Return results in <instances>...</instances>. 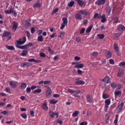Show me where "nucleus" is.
I'll use <instances>...</instances> for the list:
<instances>
[{
  "label": "nucleus",
  "mask_w": 125,
  "mask_h": 125,
  "mask_svg": "<svg viewBox=\"0 0 125 125\" xmlns=\"http://www.w3.org/2000/svg\"><path fill=\"white\" fill-rule=\"evenodd\" d=\"M67 92L68 93H71V94H73V96L74 97H78V98H81V96L78 95V94H80L81 93V91L80 90H78L76 91H74L71 89H67Z\"/></svg>",
  "instance_id": "nucleus-1"
},
{
  "label": "nucleus",
  "mask_w": 125,
  "mask_h": 125,
  "mask_svg": "<svg viewBox=\"0 0 125 125\" xmlns=\"http://www.w3.org/2000/svg\"><path fill=\"white\" fill-rule=\"evenodd\" d=\"M5 13L6 14H10V13H12L15 17L17 16V13H16V12L14 11L12 7H10L9 10H5Z\"/></svg>",
  "instance_id": "nucleus-2"
},
{
  "label": "nucleus",
  "mask_w": 125,
  "mask_h": 125,
  "mask_svg": "<svg viewBox=\"0 0 125 125\" xmlns=\"http://www.w3.org/2000/svg\"><path fill=\"white\" fill-rule=\"evenodd\" d=\"M26 37H22V39H20L19 40L17 41L18 44H24L26 42Z\"/></svg>",
  "instance_id": "nucleus-3"
},
{
  "label": "nucleus",
  "mask_w": 125,
  "mask_h": 125,
  "mask_svg": "<svg viewBox=\"0 0 125 125\" xmlns=\"http://www.w3.org/2000/svg\"><path fill=\"white\" fill-rule=\"evenodd\" d=\"M9 84L13 88H15L18 86V82L17 81H10Z\"/></svg>",
  "instance_id": "nucleus-4"
},
{
  "label": "nucleus",
  "mask_w": 125,
  "mask_h": 125,
  "mask_svg": "<svg viewBox=\"0 0 125 125\" xmlns=\"http://www.w3.org/2000/svg\"><path fill=\"white\" fill-rule=\"evenodd\" d=\"M49 116L51 118H53L54 116H56V118H58L59 114L57 112L50 111L49 112Z\"/></svg>",
  "instance_id": "nucleus-5"
},
{
  "label": "nucleus",
  "mask_w": 125,
  "mask_h": 125,
  "mask_svg": "<svg viewBox=\"0 0 125 125\" xmlns=\"http://www.w3.org/2000/svg\"><path fill=\"white\" fill-rule=\"evenodd\" d=\"M105 105L104 108L105 109H108L109 108V105L111 104V100L110 99H106L104 101Z\"/></svg>",
  "instance_id": "nucleus-6"
},
{
  "label": "nucleus",
  "mask_w": 125,
  "mask_h": 125,
  "mask_svg": "<svg viewBox=\"0 0 125 125\" xmlns=\"http://www.w3.org/2000/svg\"><path fill=\"white\" fill-rule=\"evenodd\" d=\"M80 14L83 15H89V12H87V11L85 10V9L83 10H80L78 12Z\"/></svg>",
  "instance_id": "nucleus-7"
},
{
  "label": "nucleus",
  "mask_w": 125,
  "mask_h": 125,
  "mask_svg": "<svg viewBox=\"0 0 125 125\" xmlns=\"http://www.w3.org/2000/svg\"><path fill=\"white\" fill-rule=\"evenodd\" d=\"M17 28H18V23L15 21H13L12 30L13 32H15L17 29Z\"/></svg>",
  "instance_id": "nucleus-8"
},
{
  "label": "nucleus",
  "mask_w": 125,
  "mask_h": 125,
  "mask_svg": "<svg viewBox=\"0 0 125 125\" xmlns=\"http://www.w3.org/2000/svg\"><path fill=\"white\" fill-rule=\"evenodd\" d=\"M33 64L31 62H22L21 63V66L22 67V68H24L25 66H27V67H30V66H32Z\"/></svg>",
  "instance_id": "nucleus-9"
},
{
  "label": "nucleus",
  "mask_w": 125,
  "mask_h": 125,
  "mask_svg": "<svg viewBox=\"0 0 125 125\" xmlns=\"http://www.w3.org/2000/svg\"><path fill=\"white\" fill-rule=\"evenodd\" d=\"M106 15L103 14L101 17H99V19H102L101 21L102 23H105L106 21H107V20H106Z\"/></svg>",
  "instance_id": "nucleus-10"
},
{
  "label": "nucleus",
  "mask_w": 125,
  "mask_h": 125,
  "mask_svg": "<svg viewBox=\"0 0 125 125\" xmlns=\"http://www.w3.org/2000/svg\"><path fill=\"white\" fill-rule=\"evenodd\" d=\"M86 99L88 103H92V96L89 94H87L86 97Z\"/></svg>",
  "instance_id": "nucleus-11"
},
{
  "label": "nucleus",
  "mask_w": 125,
  "mask_h": 125,
  "mask_svg": "<svg viewBox=\"0 0 125 125\" xmlns=\"http://www.w3.org/2000/svg\"><path fill=\"white\" fill-rule=\"evenodd\" d=\"M102 81L105 83H109L111 82V79L109 76H106L104 79L102 80Z\"/></svg>",
  "instance_id": "nucleus-12"
},
{
  "label": "nucleus",
  "mask_w": 125,
  "mask_h": 125,
  "mask_svg": "<svg viewBox=\"0 0 125 125\" xmlns=\"http://www.w3.org/2000/svg\"><path fill=\"white\" fill-rule=\"evenodd\" d=\"M75 18L78 20H82L83 19V16L78 12L77 14H75Z\"/></svg>",
  "instance_id": "nucleus-13"
},
{
  "label": "nucleus",
  "mask_w": 125,
  "mask_h": 125,
  "mask_svg": "<svg viewBox=\"0 0 125 125\" xmlns=\"http://www.w3.org/2000/svg\"><path fill=\"white\" fill-rule=\"evenodd\" d=\"M105 2H106V0H98V1L96 2V3L98 5H101L104 4Z\"/></svg>",
  "instance_id": "nucleus-14"
},
{
  "label": "nucleus",
  "mask_w": 125,
  "mask_h": 125,
  "mask_svg": "<svg viewBox=\"0 0 125 125\" xmlns=\"http://www.w3.org/2000/svg\"><path fill=\"white\" fill-rule=\"evenodd\" d=\"M47 97H49L50 95H51V89L49 87H48L46 89V94Z\"/></svg>",
  "instance_id": "nucleus-15"
},
{
  "label": "nucleus",
  "mask_w": 125,
  "mask_h": 125,
  "mask_svg": "<svg viewBox=\"0 0 125 125\" xmlns=\"http://www.w3.org/2000/svg\"><path fill=\"white\" fill-rule=\"evenodd\" d=\"M84 66V65L83 63H79L76 64L74 67L77 69H82V68H83Z\"/></svg>",
  "instance_id": "nucleus-16"
},
{
  "label": "nucleus",
  "mask_w": 125,
  "mask_h": 125,
  "mask_svg": "<svg viewBox=\"0 0 125 125\" xmlns=\"http://www.w3.org/2000/svg\"><path fill=\"white\" fill-rule=\"evenodd\" d=\"M65 32L64 31H61L59 32V35H58V38H60L61 39H62L64 38V36H65Z\"/></svg>",
  "instance_id": "nucleus-17"
},
{
  "label": "nucleus",
  "mask_w": 125,
  "mask_h": 125,
  "mask_svg": "<svg viewBox=\"0 0 125 125\" xmlns=\"http://www.w3.org/2000/svg\"><path fill=\"white\" fill-rule=\"evenodd\" d=\"M29 51H30V49L23 50L22 53H21V56H26V55L28 54Z\"/></svg>",
  "instance_id": "nucleus-18"
},
{
  "label": "nucleus",
  "mask_w": 125,
  "mask_h": 125,
  "mask_svg": "<svg viewBox=\"0 0 125 125\" xmlns=\"http://www.w3.org/2000/svg\"><path fill=\"white\" fill-rule=\"evenodd\" d=\"M124 107V102H122L118 106V111L119 112H121Z\"/></svg>",
  "instance_id": "nucleus-19"
},
{
  "label": "nucleus",
  "mask_w": 125,
  "mask_h": 125,
  "mask_svg": "<svg viewBox=\"0 0 125 125\" xmlns=\"http://www.w3.org/2000/svg\"><path fill=\"white\" fill-rule=\"evenodd\" d=\"M33 7L34 8L41 7V3L40 2V0H38L37 3L33 5Z\"/></svg>",
  "instance_id": "nucleus-20"
},
{
  "label": "nucleus",
  "mask_w": 125,
  "mask_h": 125,
  "mask_svg": "<svg viewBox=\"0 0 125 125\" xmlns=\"http://www.w3.org/2000/svg\"><path fill=\"white\" fill-rule=\"evenodd\" d=\"M123 75H124V69H119V72H118V76L123 77Z\"/></svg>",
  "instance_id": "nucleus-21"
},
{
  "label": "nucleus",
  "mask_w": 125,
  "mask_h": 125,
  "mask_svg": "<svg viewBox=\"0 0 125 125\" xmlns=\"http://www.w3.org/2000/svg\"><path fill=\"white\" fill-rule=\"evenodd\" d=\"M106 13L108 16L111 14V7L109 5L106 7Z\"/></svg>",
  "instance_id": "nucleus-22"
},
{
  "label": "nucleus",
  "mask_w": 125,
  "mask_h": 125,
  "mask_svg": "<svg viewBox=\"0 0 125 125\" xmlns=\"http://www.w3.org/2000/svg\"><path fill=\"white\" fill-rule=\"evenodd\" d=\"M28 62H35V63H41V61L36 60L35 59H31L28 60Z\"/></svg>",
  "instance_id": "nucleus-23"
},
{
  "label": "nucleus",
  "mask_w": 125,
  "mask_h": 125,
  "mask_svg": "<svg viewBox=\"0 0 125 125\" xmlns=\"http://www.w3.org/2000/svg\"><path fill=\"white\" fill-rule=\"evenodd\" d=\"M62 21H63L62 23L65 24V26H67L68 24V20L67 18L63 17L62 18Z\"/></svg>",
  "instance_id": "nucleus-24"
},
{
  "label": "nucleus",
  "mask_w": 125,
  "mask_h": 125,
  "mask_svg": "<svg viewBox=\"0 0 125 125\" xmlns=\"http://www.w3.org/2000/svg\"><path fill=\"white\" fill-rule=\"evenodd\" d=\"M5 47H6V48H7L8 50H14L15 49V48H14L13 46H9V45H6L5 46Z\"/></svg>",
  "instance_id": "nucleus-25"
},
{
  "label": "nucleus",
  "mask_w": 125,
  "mask_h": 125,
  "mask_svg": "<svg viewBox=\"0 0 125 125\" xmlns=\"http://www.w3.org/2000/svg\"><path fill=\"white\" fill-rule=\"evenodd\" d=\"M18 47L20 49H28V46H27V44L22 46H19Z\"/></svg>",
  "instance_id": "nucleus-26"
},
{
  "label": "nucleus",
  "mask_w": 125,
  "mask_h": 125,
  "mask_svg": "<svg viewBox=\"0 0 125 125\" xmlns=\"http://www.w3.org/2000/svg\"><path fill=\"white\" fill-rule=\"evenodd\" d=\"M93 25H90L86 30V33H90L91 32V30H92Z\"/></svg>",
  "instance_id": "nucleus-27"
},
{
  "label": "nucleus",
  "mask_w": 125,
  "mask_h": 125,
  "mask_svg": "<svg viewBox=\"0 0 125 125\" xmlns=\"http://www.w3.org/2000/svg\"><path fill=\"white\" fill-rule=\"evenodd\" d=\"M77 3L80 6H83V4L84 3V2H83V0H78Z\"/></svg>",
  "instance_id": "nucleus-28"
},
{
  "label": "nucleus",
  "mask_w": 125,
  "mask_h": 125,
  "mask_svg": "<svg viewBox=\"0 0 125 125\" xmlns=\"http://www.w3.org/2000/svg\"><path fill=\"white\" fill-rule=\"evenodd\" d=\"M27 87V84L26 83H22L21 85V89H25Z\"/></svg>",
  "instance_id": "nucleus-29"
},
{
  "label": "nucleus",
  "mask_w": 125,
  "mask_h": 125,
  "mask_svg": "<svg viewBox=\"0 0 125 125\" xmlns=\"http://www.w3.org/2000/svg\"><path fill=\"white\" fill-rule=\"evenodd\" d=\"M10 35V32H8L7 31H6L5 32L3 33L2 37L3 38H5L6 37H8V36H9Z\"/></svg>",
  "instance_id": "nucleus-30"
},
{
  "label": "nucleus",
  "mask_w": 125,
  "mask_h": 125,
  "mask_svg": "<svg viewBox=\"0 0 125 125\" xmlns=\"http://www.w3.org/2000/svg\"><path fill=\"white\" fill-rule=\"evenodd\" d=\"M49 102L50 103H51V104H56V103H57L58 101H56L54 99H50L49 100Z\"/></svg>",
  "instance_id": "nucleus-31"
},
{
  "label": "nucleus",
  "mask_w": 125,
  "mask_h": 125,
  "mask_svg": "<svg viewBox=\"0 0 125 125\" xmlns=\"http://www.w3.org/2000/svg\"><path fill=\"white\" fill-rule=\"evenodd\" d=\"M118 29H121V30L124 32V31L125 30V26L122 25V24H120L119 26H118Z\"/></svg>",
  "instance_id": "nucleus-32"
},
{
  "label": "nucleus",
  "mask_w": 125,
  "mask_h": 125,
  "mask_svg": "<svg viewBox=\"0 0 125 125\" xmlns=\"http://www.w3.org/2000/svg\"><path fill=\"white\" fill-rule=\"evenodd\" d=\"M114 50H115V51H116L117 52L119 51V47H118V44L116 43L114 44Z\"/></svg>",
  "instance_id": "nucleus-33"
},
{
  "label": "nucleus",
  "mask_w": 125,
  "mask_h": 125,
  "mask_svg": "<svg viewBox=\"0 0 125 125\" xmlns=\"http://www.w3.org/2000/svg\"><path fill=\"white\" fill-rule=\"evenodd\" d=\"M76 83H77V84H84L85 83L84 81L83 80H80L76 82Z\"/></svg>",
  "instance_id": "nucleus-34"
},
{
  "label": "nucleus",
  "mask_w": 125,
  "mask_h": 125,
  "mask_svg": "<svg viewBox=\"0 0 125 125\" xmlns=\"http://www.w3.org/2000/svg\"><path fill=\"white\" fill-rule=\"evenodd\" d=\"M80 114L79 111H75L72 114V117H77Z\"/></svg>",
  "instance_id": "nucleus-35"
},
{
  "label": "nucleus",
  "mask_w": 125,
  "mask_h": 125,
  "mask_svg": "<svg viewBox=\"0 0 125 125\" xmlns=\"http://www.w3.org/2000/svg\"><path fill=\"white\" fill-rule=\"evenodd\" d=\"M42 108L43 110H47L48 107H47V104L45 103H44L42 105Z\"/></svg>",
  "instance_id": "nucleus-36"
},
{
  "label": "nucleus",
  "mask_w": 125,
  "mask_h": 125,
  "mask_svg": "<svg viewBox=\"0 0 125 125\" xmlns=\"http://www.w3.org/2000/svg\"><path fill=\"white\" fill-rule=\"evenodd\" d=\"M115 96H119V95H121L122 94V91H116L114 93Z\"/></svg>",
  "instance_id": "nucleus-37"
},
{
  "label": "nucleus",
  "mask_w": 125,
  "mask_h": 125,
  "mask_svg": "<svg viewBox=\"0 0 125 125\" xmlns=\"http://www.w3.org/2000/svg\"><path fill=\"white\" fill-rule=\"evenodd\" d=\"M38 42H43V37H42V36H40L38 38Z\"/></svg>",
  "instance_id": "nucleus-38"
},
{
  "label": "nucleus",
  "mask_w": 125,
  "mask_h": 125,
  "mask_svg": "<svg viewBox=\"0 0 125 125\" xmlns=\"http://www.w3.org/2000/svg\"><path fill=\"white\" fill-rule=\"evenodd\" d=\"M97 37L99 38V39L103 40V39H104V38L105 37V36L104 35V34H98Z\"/></svg>",
  "instance_id": "nucleus-39"
},
{
  "label": "nucleus",
  "mask_w": 125,
  "mask_h": 125,
  "mask_svg": "<svg viewBox=\"0 0 125 125\" xmlns=\"http://www.w3.org/2000/svg\"><path fill=\"white\" fill-rule=\"evenodd\" d=\"M42 92V89H36L33 91V93L35 94V93H41Z\"/></svg>",
  "instance_id": "nucleus-40"
},
{
  "label": "nucleus",
  "mask_w": 125,
  "mask_h": 125,
  "mask_svg": "<svg viewBox=\"0 0 125 125\" xmlns=\"http://www.w3.org/2000/svg\"><path fill=\"white\" fill-rule=\"evenodd\" d=\"M75 4V1L71 0L69 3H68V5L69 7H72Z\"/></svg>",
  "instance_id": "nucleus-41"
},
{
  "label": "nucleus",
  "mask_w": 125,
  "mask_h": 125,
  "mask_svg": "<svg viewBox=\"0 0 125 125\" xmlns=\"http://www.w3.org/2000/svg\"><path fill=\"white\" fill-rule=\"evenodd\" d=\"M107 58H111L112 57V53L110 51H108L106 54Z\"/></svg>",
  "instance_id": "nucleus-42"
},
{
  "label": "nucleus",
  "mask_w": 125,
  "mask_h": 125,
  "mask_svg": "<svg viewBox=\"0 0 125 125\" xmlns=\"http://www.w3.org/2000/svg\"><path fill=\"white\" fill-rule=\"evenodd\" d=\"M118 118H119V116L117 115L115 117V119L114 120V125H117V124H118Z\"/></svg>",
  "instance_id": "nucleus-43"
},
{
  "label": "nucleus",
  "mask_w": 125,
  "mask_h": 125,
  "mask_svg": "<svg viewBox=\"0 0 125 125\" xmlns=\"http://www.w3.org/2000/svg\"><path fill=\"white\" fill-rule=\"evenodd\" d=\"M113 23H118L119 21V18L117 17H115L114 18H113Z\"/></svg>",
  "instance_id": "nucleus-44"
},
{
  "label": "nucleus",
  "mask_w": 125,
  "mask_h": 125,
  "mask_svg": "<svg viewBox=\"0 0 125 125\" xmlns=\"http://www.w3.org/2000/svg\"><path fill=\"white\" fill-rule=\"evenodd\" d=\"M40 55L41 57H42V58H44V57H46V55H45V54L43 52H41L40 53Z\"/></svg>",
  "instance_id": "nucleus-45"
},
{
  "label": "nucleus",
  "mask_w": 125,
  "mask_h": 125,
  "mask_svg": "<svg viewBox=\"0 0 125 125\" xmlns=\"http://www.w3.org/2000/svg\"><path fill=\"white\" fill-rule=\"evenodd\" d=\"M91 55L92 56H94V57H95L97 56V55H98V52H93V53H92Z\"/></svg>",
  "instance_id": "nucleus-46"
},
{
  "label": "nucleus",
  "mask_w": 125,
  "mask_h": 125,
  "mask_svg": "<svg viewBox=\"0 0 125 125\" xmlns=\"http://www.w3.org/2000/svg\"><path fill=\"white\" fill-rule=\"evenodd\" d=\"M48 51L50 54H53V51L51 50V48H50V47H48Z\"/></svg>",
  "instance_id": "nucleus-47"
},
{
  "label": "nucleus",
  "mask_w": 125,
  "mask_h": 125,
  "mask_svg": "<svg viewBox=\"0 0 125 125\" xmlns=\"http://www.w3.org/2000/svg\"><path fill=\"white\" fill-rule=\"evenodd\" d=\"M24 23L26 26H27L28 27H30L31 26V23L28 22L27 21H25Z\"/></svg>",
  "instance_id": "nucleus-48"
},
{
  "label": "nucleus",
  "mask_w": 125,
  "mask_h": 125,
  "mask_svg": "<svg viewBox=\"0 0 125 125\" xmlns=\"http://www.w3.org/2000/svg\"><path fill=\"white\" fill-rule=\"evenodd\" d=\"M25 34H26V36L28 38V39H29L30 38V36H31V34H30V32L28 31H26L25 32Z\"/></svg>",
  "instance_id": "nucleus-49"
},
{
  "label": "nucleus",
  "mask_w": 125,
  "mask_h": 125,
  "mask_svg": "<svg viewBox=\"0 0 125 125\" xmlns=\"http://www.w3.org/2000/svg\"><path fill=\"white\" fill-rule=\"evenodd\" d=\"M21 117H22L23 119H27V114H26V113H22L21 114Z\"/></svg>",
  "instance_id": "nucleus-50"
},
{
  "label": "nucleus",
  "mask_w": 125,
  "mask_h": 125,
  "mask_svg": "<svg viewBox=\"0 0 125 125\" xmlns=\"http://www.w3.org/2000/svg\"><path fill=\"white\" fill-rule=\"evenodd\" d=\"M109 97V96L107 94H103V98L104 99H106V98H108Z\"/></svg>",
  "instance_id": "nucleus-51"
},
{
  "label": "nucleus",
  "mask_w": 125,
  "mask_h": 125,
  "mask_svg": "<svg viewBox=\"0 0 125 125\" xmlns=\"http://www.w3.org/2000/svg\"><path fill=\"white\" fill-rule=\"evenodd\" d=\"M99 17H101L100 16H99V15L98 14V13H95L94 14V19H96V18H98L99 19Z\"/></svg>",
  "instance_id": "nucleus-52"
},
{
  "label": "nucleus",
  "mask_w": 125,
  "mask_h": 125,
  "mask_svg": "<svg viewBox=\"0 0 125 125\" xmlns=\"http://www.w3.org/2000/svg\"><path fill=\"white\" fill-rule=\"evenodd\" d=\"M111 86L113 88H115V87H117V84H116L115 83H111Z\"/></svg>",
  "instance_id": "nucleus-53"
},
{
  "label": "nucleus",
  "mask_w": 125,
  "mask_h": 125,
  "mask_svg": "<svg viewBox=\"0 0 125 125\" xmlns=\"http://www.w3.org/2000/svg\"><path fill=\"white\" fill-rule=\"evenodd\" d=\"M30 32L32 34H35L36 30H35V28H34V27H31Z\"/></svg>",
  "instance_id": "nucleus-54"
},
{
  "label": "nucleus",
  "mask_w": 125,
  "mask_h": 125,
  "mask_svg": "<svg viewBox=\"0 0 125 125\" xmlns=\"http://www.w3.org/2000/svg\"><path fill=\"white\" fill-rule=\"evenodd\" d=\"M8 111L6 110H4L1 112V114H3V115H7L8 114Z\"/></svg>",
  "instance_id": "nucleus-55"
},
{
  "label": "nucleus",
  "mask_w": 125,
  "mask_h": 125,
  "mask_svg": "<svg viewBox=\"0 0 125 125\" xmlns=\"http://www.w3.org/2000/svg\"><path fill=\"white\" fill-rule=\"evenodd\" d=\"M77 73L78 75H83V71L81 70V69H78Z\"/></svg>",
  "instance_id": "nucleus-56"
},
{
  "label": "nucleus",
  "mask_w": 125,
  "mask_h": 125,
  "mask_svg": "<svg viewBox=\"0 0 125 125\" xmlns=\"http://www.w3.org/2000/svg\"><path fill=\"white\" fill-rule=\"evenodd\" d=\"M109 64H114L115 63V62L113 59H110L109 60Z\"/></svg>",
  "instance_id": "nucleus-57"
},
{
  "label": "nucleus",
  "mask_w": 125,
  "mask_h": 125,
  "mask_svg": "<svg viewBox=\"0 0 125 125\" xmlns=\"http://www.w3.org/2000/svg\"><path fill=\"white\" fill-rule=\"evenodd\" d=\"M31 88L28 87L26 88V92L27 93H30L31 92Z\"/></svg>",
  "instance_id": "nucleus-58"
},
{
  "label": "nucleus",
  "mask_w": 125,
  "mask_h": 125,
  "mask_svg": "<svg viewBox=\"0 0 125 125\" xmlns=\"http://www.w3.org/2000/svg\"><path fill=\"white\" fill-rule=\"evenodd\" d=\"M50 83V81H44V84H49Z\"/></svg>",
  "instance_id": "nucleus-59"
},
{
  "label": "nucleus",
  "mask_w": 125,
  "mask_h": 125,
  "mask_svg": "<svg viewBox=\"0 0 125 125\" xmlns=\"http://www.w3.org/2000/svg\"><path fill=\"white\" fill-rule=\"evenodd\" d=\"M85 31V28H82L81 29L80 34H83L84 33V31Z\"/></svg>",
  "instance_id": "nucleus-60"
},
{
  "label": "nucleus",
  "mask_w": 125,
  "mask_h": 125,
  "mask_svg": "<svg viewBox=\"0 0 125 125\" xmlns=\"http://www.w3.org/2000/svg\"><path fill=\"white\" fill-rule=\"evenodd\" d=\"M58 10H59V9L58 8L55 9L52 12V14H55V13H56V12H58Z\"/></svg>",
  "instance_id": "nucleus-61"
},
{
  "label": "nucleus",
  "mask_w": 125,
  "mask_h": 125,
  "mask_svg": "<svg viewBox=\"0 0 125 125\" xmlns=\"http://www.w3.org/2000/svg\"><path fill=\"white\" fill-rule=\"evenodd\" d=\"M5 90H6V92H8L9 93H10V88L7 87L5 88Z\"/></svg>",
  "instance_id": "nucleus-62"
},
{
  "label": "nucleus",
  "mask_w": 125,
  "mask_h": 125,
  "mask_svg": "<svg viewBox=\"0 0 125 125\" xmlns=\"http://www.w3.org/2000/svg\"><path fill=\"white\" fill-rule=\"evenodd\" d=\"M80 125H87V122H82Z\"/></svg>",
  "instance_id": "nucleus-63"
},
{
  "label": "nucleus",
  "mask_w": 125,
  "mask_h": 125,
  "mask_svg": "<svg viewBox=\"0 0 125 125\" xmlns=\"http://www.w3.org/2000/svg\"><path fill=\"white\" fill-rule=\"evenodd\" d=\"M119 66H125V62H121L119 64Z\"/></svg>",
  "instance_id": "nucleus-64"
}]
</instances>
